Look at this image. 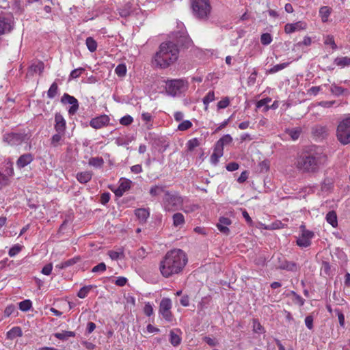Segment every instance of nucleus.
Instances as JSON below:
<instances>
[{
	"label": "nucleus",
	"instance_id": "nucleus-6",
	"mask_svg": "<svg viewBox=\"0 0 350 350\" xmlns=\"http://www.w3.org/2000/svg\"><path fill=\"white\" fill-rule=\"evenodd\" d=\"M192 8L196 17L200 19H206L211 12L208 0H193Z\"/></svg>",
	"mask_w": 350,
	"mask_h": 350
},
{
	"label": "nucleus",
	"instance_id": "nucleus-29",
	"mask_svg": "<svg viewBox=\"0 0 350 350\" xmlns=\"http://www.w3.org/2000/svg\"><path fill=\"white\" fill-rule=\"evenodd\" d=\"M118 10L121 17L126 18L130 16L131 13V5L129 3H126L122 7L118 8Z\"/></svg>",
	"mask_w": 350,
	"mask_h": 350
},
{
	"label": "nucleus",
	"instance_id": "nucleus-28",
	"mask_svg": "<svg viewBox=\"0 0 350 350\" xmlns=\"http://www.w3.org/2000/svg\"><path fill=\"white\" fill-rule=\"evenodd\" d=\"M232 137L230 135L227 134L224 135L221 138H220L215 144V146L217 147L219 146V148L224 150V146L229 144L230 143L232 142Z\"/></svg>",
	"mask_w": 350,
	"mask_h": 350
},
{
	"label": "nucleus",
	"instance_id": "nucleus-4",
	"mask_svg": "<svg viewBox=\"0 0 350 350\" xmlns=\"http://www.w3.org/2000/svg\"><path fill=\"white\" fill-rule=\"evenodd\" d=\"M336 136L342 145L345 146L350 144V116L338 122Z\"/></svg>",
	"mask_w": 350,
	"mask_h": 350
},
{
	"label": "nucleus",
	"instance_id": "nucleus-33",
	"mask_svg": "<svg viewBox=\"0 0 350 350\" xmlns=\"http://www.w3.org/2000/svg\"><path fill=\"white\" fill-rule=\"evenodd\" d=\"M55 337L59 340H67L70 337L75 336V333L71 331H64L62 333H55L54 334Z\"/></svg>",
	"mask_w": 350,
	"mask_h": 350
},
{
	"label": "nucleus",
	"instance_id": "nucleus-53",
	"mask_svg": "<svg viewBox=\"0 0 350 350\" xmlns=\"http://www.w3.org/2000/svg\"><path fill=\"white\" fill-rule=\"evenodd\" d=\"M324 43L326 45H330L333 49H336L337 48L332 36H327L325 38Z\"/></svg>",
	"mask_w": 350,
	"mask_h": 350
},
{
	"label": "nucleus",
	"instance_id": "nucleus-25",
	"mask_svg": "<svg viewBox=\"0 0 350 350\" xmlns=\"http://www.w3.org/2000/svg\"><path fill=\"white\" fill-rule=\"evenodd\" d=\"M331 92L335 96H339L342 94H349V92L347 89L342 88L336 84H332L330 87Z\"/></svg>",
	"mask_w": 350,
	"mask_h": 350
},
{
	"label": "nucleus",
	"instance_id": "nucleus-31",
	"mask_svg": "<svg viewBox=\"0 0 350 350\" xmlns=\"http://www.w3.org/2000/svg\"><path fill=\"white\" fill-rule=\"evenodd\" d=\"M327 132V128L322 125H315L312 128V133L315 136H323Z\"/></svg>",
	"mask_w": 350,
	"mask_h": 350
},
{
	"label": "nucleus",
	"instance_id": "nucleus-21",
	"mask_svg": "<svg viewBox=\"0 0 350 350\" xmlns=\"http://www.w3.org/2000/svg\"><path fill=\"white\" fill-rule=\"evenodd\" d=\"M166 191L165 186L162 185H155L150 187L149 193L152 197H157L163 193L165 194Z\"/></svg>",
	"mask_w": 350,
	"mask_h": 350
},
{
	"label": "nucleus",
	"instance_id": "nucleus-2",
	"mask_svg": "<svg viewBox=\"0 0 350 350\" xmlns=\"http://www.w3.org/2000/svg\"><path fill=\"white\" fill-rule=\"evenodd\" d=\"M187 262L185 253L180 249L168 251L159 263V271L163 277L169 278L180 273Z\"/></svg>",
	"mask_w": 350,
	"mask_h": 350
},
{
	"label": "nucleus",
	"instance_id": "nucleus-49",
	"mask_svg": "<svg viewBox=\"0 0 350 350\" xmlns=\"http://www.w3.org/2000/svg\"><path fill=\"white\" fill-rule=\"evenodd\" d=\"M132 141V138L131 137H117L116 139V144L118 145V146H124V145H128L130 142H131Z\"/></svg>",
	"mask_w": 350,
	"mask_h": 350
},
{
	"label": "nucleus",
	"instance_id": "nucleus-51",
	"mask_svg": "<svg viewBox=\"0 0 350 350\" xmlns=\"http://www.w3.org/2000/svg\"><path fill=\"white\" fill-rule=\"evenodd\" d=\"M291 294L293 295V301L295 304H298L300 306L304 304V299L300 295H297L294 291H291Z\"/></svg>",
	"mask_w": 350,
	"mask_h": 350
},
{
	"label": "nucleus",
	"instance_id": "nucleus-13",
	"mask_svg": "<svg viewBox=\"0 0 350 350\" xmlns=\"http://www.w3.org/2000/svg\"><path fill=\"white\" fill-rule=\"evenodd\" d=\"M306 23L303 21H298L295 23H288L284 26V31L286 33H291L296 31L306 29Z\"/></svg>",
	"mask_w": 350,
	"mask_h": 350
},
{
	"label": "nucleus",
	"instance_id": "nucleus-24",
	"mask_svg": "<svg viewBox=\"0 0 350 350\" xmlns=\"http://www.w3.org/2000/svg\"><path fill=\"white\" fill-rule=\"evenodd\" d=\"M334 62L336 66L342 68L346 66H350V57L347 56L338 57L334 59Z\"/></svg>",
	"mask_w": 350,
	"mask_h": 350
},
{
	"label": "nucleus",
	"instance_id": "nucleus-62",
	"mask_svg": "<svg viewBox=\"0 0 350 350\" xmlns=\"http://www.w3.org/2000/svg\"><path fill=\"white\" fill-rule=\"evenodd\" d=\"M131 183V180H124L119 185V187H120L121 189L123 190V191H126L130 189Z\"/></svg>",
	"mask_w": 350,
	"mask_h": 350
},
{
	"label": "nucleus",
	"instance_id": "nucleus-39",
	"mask_svg": "<svg viewBox=\"0 0 350 350\" xmlns=\"http://www.w3.org/2000/svg\"><path fill=\"white\" fill-rule=\"evenodd\" d=\"M58 86L56 82H53L47 92V96L53 98L57 93Z\"/></svg>",
	"mask_w": 350,
	"mask_h": 350
},
{
	"label": "nucleus",
	"instance_id": "nucleus-63",
	"mask_svg": "<svg viewBox=\"0 0 350 350\" xmlns=\"http://www.w3.org/2000/svg\"><path fill=\"white\" fill-rule=\"evenodd\" d=\"M144 312L145 314L147 315L148 317H150L153 314V308L150 303L146 304L144 308Z\"/></svg>",
	"mask_w": 350,
	"mask_h": 350
},
{
	"label": "nucleus",
	"instance_id": "nucleus-32",
	"mask_svg": "<svg viewBox=\"0 0 350 350\" xmlns=\"http://www.w3.org/2000/svg\"><path fill=\"white\" fill-rule=\"evenodd\" d=\"M108 255L113 260H116L124 257L122 249H119L118 251L110 250L108 252Z\"/></svg>",
	"mask_w": 350,
	"mask_h": 350
},
{
	"label": "nucleus",
	"instance_id": "nucleus-20",
	"mask_svg": "<svg viewBox=\"0 0 350 350\" xmlns=\"http://www.w3.org/2000/svg\"><path fill=\"white\" fill-rule=\"evenodd\" d=\"M278 267L281 269L288 270L291 271H297V266L295 262L287 261L286 260L281 261L278 265Z\"/></svg>",
	"mask_w": 350,
	"mask_h": 350
},
{
	"label": "nucleus",
	"instance_id": "nucleus-38",
	"mask_svg": "<svg viewBox=\"0 0 350 350\" xmlns=\"http://www.w3.org/2000/svg\"><path fill=\"white\" fill-rule=\"evenodd\" d=\"M319 14L321 17V20L323 22H326L328 19V17L330 14L329 8L327 6H323L320 8Z\"/></svg>",
	"mask_w": 350,
	"mask_h": 350
},
{
	"label": "nucleus",
	"instance_id": "nucleus-17",
	"mask_svg": "<svg viewBox=\"0 0 350 350\" xmlns=\"http://www.w3.org/2000/svg\"><path fill=\"white\" fill-rule=\"evenodd\" d=\"M181 332L180 329L171 330L170 332V343L176 347L179 345L181 342V337H180Z\"/></svg>",
	"mask_w": 350,
	"mask_h": 350
},
{
	"label": "nucleus",
	"instance_id": "nucleus-59",
	"mask_svg": "<svg viewBox=\"0 0 350 350\" xmlns=\"http://www.w3.org/2000/svg\"><path fill=\"white\" fill-rule=\"evenodd\" d=\"M334 312L338 316L340 325L341 327H344L345 326V316H344L343 313L339 309H336L334 310Z\"/></svg>",
	"mask_w": 350,
	"mask_h": 350
},
{
	"label": "nucleus",
	"instance_id": "nucleus-41",
	"mask_svg": "<svg viewBox=\"0 0 350 350\" xmlns=\"http://www.w3.org/2000/svg\"><path fill=\"white\" fill-rule=\"evenodd\" d=\"M297 244L300 246V247H308L309 245H310L311 244V241L310 240H308L306 237H303V236H300L297 239Z\"/></svg>",
	"mask_w": 350,
	"mask_h": 350
},
{
	"label": "nucleus",
	"instance_id": "nucleus-3",
	"mask_svg": "<svg viewBox=\"0 0 350 350\" xmlns=\"http://www.w3.org/2000/svg\"><path fill=\"white\" fill-rule=\"evenodd\" d=\"M326 155L319 152H307L298 156L294 166L303 174L317 173L325 161Z\"/></svg>",
	"mask_w": 350,
	"mask_h": 350
},
{
	"label": "nucleus",
	"instance_id": "nucleus-9",
	"mask_svg": "<svg viewBox=\"0 0 350 350\" xmlns=\"http://www.w3.org/2000/svg\"><path fill=\"white\" fill-rule=\"evenodd\" d=\"M110 118L107 115H101L92 118L90 122V125L95 129H99L109 124Z\"/></svg>",
	"mask_w": 350,
	"mask_h": 350
},
{
	"label": "nucleus",
	"instance_id": "nucleus-55",
	"mask_svg": "<svg viewBox=\"0 0 350 350\" xmlns=\"http://www.w3.org/2000/svg\"><path fill=\"white\" fill-rule=\"evenodd\" d=\"M133 118L129 115H126L120 120V124L124 126L130 125L133 122Z\"/></svg>",
	"mask_w": 350,
	"mask_h": 350
},
{
	"label": "nucleus",
	"instance_id": "nucleus-44",
	"mask_svg": "<svg viewBox=\"0 0 350 350\" xmlns=\"http://www.w3.org/2000/svg\"><path fill=\"white\" fill-rule=\"evenodd\" d=\"M300 229L301 231V236L306 237L308 240H310L314 236V233L312 231L306 230L304 225H301Z\"/></svg>",
	"mask_w": 350,
	"mask_h": 350
},
{
	"label": "nucleus",
	"instance_id": "nucleus-11",
	"mask_svg": "<svg viewBox=\"0 0 350 350\" xmlns=\"http://www.w3.org/2000/svg\"><path fill=\"white\" fill-rule=\"evenodd\" d=\"M23 141V136L18 133H7L3 135V142L10 146H17Z\"/></svg>",
	"mask_w": 350,
	"mask_h": 350
},
{
	"label": "nucleus",
	"instance_id": "nucleus-26",
	"mask_svg": "<svg viewBox=\"0 0 350 350\" xmlns=\"http://www.w3.org/2000/svg\"><path fill=\"white\" fill-rule=\"evenodd\" d=\"M23 332L20 327H14L9 332H7V338L9 339H14L16 337H21Z\"/></svg>",
	"mask_w": 350,
	"mask_h": 350
},
{
	"label": "nucleus",
	"instance_id": "nucleus-60",
	"mask_svg": "<svg viewBox=\"0 0 350 350\" xmlns=\"http://www.w3.org/2000/svg\"><path fill=\"white\" fill-rule=\"evenodd\" d=\"M230 104V100L228 97H225L217 103L218 109H225Z\"/></svg>",
	"mask_w": 350,
	"mask_h": 350
},
{
	"label": "nucleus",
	"instance_id": "nucleus-56",
	"mask_svg": "<svg viewBox=\"0 0 350 350\" xmlns=\"http://www.w3.org/2000/svg\"><path fill=\"white\" fill-rule=\"evenodd\" d=\"M263 327L257 319H253V331L255 333H261Z\"/></svg>",
	"mask_w": 350,
	"mask_h": 350
},
{
	"label": "nucleus",
	"instance_id": "nucleus-58",
	"mask_svg": "<svg viewBox=\"0 0 350 350\" xmlns=\"http://www.w3.org/2000/svg\"><path fill=\"white\" fill-rule=\"evenodd\" d=\"M259 167L261 172H267L269 170V162L264 160L259 163Z\"/></svg>",
	"mask_w": 350,
	"mask_h": 350
},
{
	"label": "nucleus",
	"instance_id": "nucleus-18",
	"mask_svg": "<svg viewBox=\"0 0 350 350\" xmlns=\"http://www.w3.org/2000/svg\"><path fill=\"white\" fill-rule=\"evenodd\" d=\"M135 214L141 223H145L150 215L149 210L147 208H137Z\"/></svg>",
	"mask_w": 350,
	"mask_h": 350
},
{
	"label": "nucleus",
	"instance_id": "nucleus-15",
	"mask_svg": "<svg viewBox=\"0 0 350 350\" xmlns=\"http://www.w3.org/2000/svg\"><path fill=\"white\" fill-rule=\"evenodd\" d=\"M33 157L30 153H27L21 155L16 161V166L21 169L27 166L28 164L32 162Z\"/></svg>",
	"mask_w": 350,
	"mask_h": 350
},
{
	"label": "nucleus",
	"instance_id": "nucleus-16",
	"mask_svg": "<svg viewBox=\"0 0 350 350\" xmlns=\"http://www.w3.org/2000/svg\"><path fill=\"white\" fill-rule=\"evenodd\" d=\"M12 28L10 19L0 16V35L10 32Z\"/></svg>",
	"mask_w": 350,
	"mask_h": 350
},
{
	"label": "nucleus",
	"instance_id": "nucleus-40",
	"mask_svg": "<svg viewBox=\"0 0 350 350\" xmlns=\"http://www.w3.org/2000/svg\"><path fill=\"white\" fill-rule=\"evenodd\" d=\"M19 309L23 312L30 310L32 306V303L29 299H25L19 303Z\"/></svg>",
	"mask_w": 350,
	"mask_h": 350
},
{
	"label": "nucleus",
	"instance_id": "nucleus-19",
	"mask_svg": "<svg viewBox=\"0 0 350 350\" xmlns=\"http://www.w3.org/2000/svg\"><path fill=\"white\" fill-rule=\"evenodd\" d=\"M92 177V172L89 171L79 172L77 174L76 178L77 180L82 184L88 183Z\"/></svg>",
	"mask_w": 350,
	"mask_h": 350
},
{
	"label": "nucleus",
	"instance_id": "nucleus-52",
	"mask_svg": "<svg viewBox=\"0 0 350 350\" xmlns=\"http://www.w3.org/2000/svg\"><path fill=\"white\" fill-rule=\"evenodd\" d=\"M84 70L85 69L83 68H79L72 70L69 76V79H77L83 73V72H84Z\"/></svg>",
	"mask_w": 350,
	"mask_h": 350
},
{
	"label": "nucleus",
	"instance_id": "nucleus-48",
	"mask_svg": "<svg viewBox=\"0 0 350 350\" xmlns=\"http://www.w3.org/2000/svg\"><path fill=\"white\" fill-rule=\"evenodd\" d=\"M64 135V133H59L55 134L51 137V145L53 147H57L59 145V142H60L62 137Z\"/></svg>",
	"mask_w": 350,
	"mask_h": 350
},
{
	"label": "nucleus",
	"instance_id": "nucleus-30",
	"mask_svg": "<svg viewBox=\"0 0 350 350\" xmlns=\"http://www.w3.org/2000/svg\"><path fill=\"white\" fill-rule=\"evenodd\" d=\"M44 63L42 62H38L37 63L33 64L30 66L29 71L32 73L38 72L40 75H41L44 70Z\"/></svg>",
	"mask_w": 350,
	"mask_h": 350
},
{
	"label": "nucleus",
	"instance_id": "nucleus-5",
	"mask_svg": "<svg viewBox=\"0 0 350 350\" xmlns=\"http://www.w3.org/2000/svg\"><path fill=\"white\" fill-rule=\"evenodd\" d=\"M183 204V198L178 193H171L169 191L165 192L163 199V205L164 209L167 211H174L178 210Z\"/></svg>",
	"mask_w": 350,
	"mask_h": 350
},
{
	"label": "nucleus",
	"instance_id": "nucleus-35",
	"mask_svg": "<svg viewBox=\"0 0 350 350\" xmlns=\"http://www.w3.org/2000/svg\"><path fill=\"white\" fill-rule=\"evenodd\" d=\"M88 163L95 167H101L104 163V160L101 157H92L89 159Z\"/></svg>",
	"mask_w": 350,
	"mask_h": 350
},
{
	"label": "nucleus",
	"instance_id": "nucleus-23",
	"mask_svg": "<svg viewBox=\"0 0 350 350\" xmlns=\"http://www.w3.org/2000/svg\"><path fill=\"white\" fill-rule=\"evenodd\" d=\"M326 221L332 227L336 228L338 226L337 215L334 211H329L325 217Z\"/></svg>",
	"mask_w": 350,
	"mask_h": 350
},
{
	"label": "nucleus",
	"instance_id": "nucleus-12",
	"mask_svg": "<svg viewBox=\"0 0 350 350\" xmlns=\"http://www.w3.org/2000/svg\"><path fill=\"white\" fill-rule=\"evenodd\" d=\"M231 224L232 221L229 218L221 217L219 219V222L217 224V228L221 233L228 235L230 230L228 226Z\"/></svg>",
	"mask_w": 350,
	"mask_h": 350
},
{
	"label": "nucleus",
	"instance_id": "nucleus-14",
	"mask_svg": "<svg viewBox=\"0 0 350 350\" xmlns=\"http://www.w3.org/2000/svg\"><path fill=\"white\" fill-rule=\"evenodd\" d=\"M55 129L59 133H65L66 131V120L63 116L57 113L55 116Z\"/></svg>",
	"mask_w": 350,
	"mask_h": 350
},
{
	"label": "nucleus",
	"instance_id": "nucleus-7",
	"mask_svg": "<svg viewBox=\"0 0 350 350\" xmlns=\"http://www.w3.org/2000/svg\"><path fill=\"white\" fill-rule=\"evenodd\" d=\"M185 87V83L182 79H172L166 81V92L175 96L181 93Z\"/></svg>",
	"mask_w": 350,
	"mask_h": 350
},
{
	"label": "nucleus",
	"instance_id": "nucleus-64",
	"mask_svg": "<svg viewBox=\"0 0 350 350\" xmlns=\"http://www.w3.org/2000/svg\"><path fill=\"white\" fill-rule=\"evenodd\" d=\"M53 265L51 263L46 265L42 269V273L46 275H49L51 273Z\"/></svg>",
	"mask_w": 350,
	"mask_h": 350
},
{
	"label": "nucleus",
	"instance_id": "nucleus-47",
	"mask_svg": "<svg viewBox=\"0 0 350 350\" xmlns=\"http://www.w3.org/2000/svg\"><path fill=\"white\" fill-rule=\"evenodd\" d=\"M22 250V246L21 245L16 244L12 247L8 252V254L10 257H13L18 254Z\"/></svg>",
	"mask_w": 350,
	"mask_h": 350
},
{
	"label": "nucleus",
	"instance_id": "nucleus-43",
	"mask_svg": "<svg viewBox=\"0 0 350 350\" xmlns=\"http://www.w3.org/2000/svg\"><path fill=\"white\" fill-rule=\"evenodd\" d=\"M215 100V93L213 91H210L203 98V103L207 108L208 105Z\"/></svg>",
	"mask_w": 350,
	"mask_h": 350
},
{
	"label": "nucleus",
	"instance_id": "nucleus-50",
	"mask_svg": "<svg viewBox=\"0 0 350 350\" xmlns=\"http://www.w3.org/2000/svg\"><path fill=\"white\" fill-rule=\"evenodd\" d=\"M192 126V123L189 120H185L183 121L178 126V129L179 131H186L189 129H190Z\"/></svg>",
	"mask_w": 350,
	"mask_h": 350
},
{
	"label": "nucleus",
	"instance_id": "nucleus-27",
	"mask_svg": "<svg viewBox=\"0 0 350 350\" xmlns=\"http://www.w3.org/2000/svg\"><path fill=\"white\" fill-rule=\"evenodd\" d=\"M172 219L173 225L175 227H181L185 222L184 215L180 213L174 214Z\"/></svg>",
	"mask_w": 350,
	"mask_h": 350
},
{
	"label": "nucleus",
	"instance_id": "nucleus-36",
	"mask_svg": "<svg viewBox=\"0 0 350 350\" xmlns=\"http://www.w3.org/2000/svg\"><path fill=\"white\" fill-rule=\"evenodd\" d=\"M85 44H86V46L88 49V50L90 52H94L96 51L97 42L93 38H92V37L87 38V39L85 40Z\"/></svg>",
	"mask_w": 350,
	"mask_h": 350
},
{
	"label": "nucleus",
	"instance_id": "nucleus-61",
	"mask_svg": "<svg viewBox=\"0 0 350 350\" xmlns=\"http://www.w3.org/2000/svg\"><path fill=\"white\" fill-rule=\"evenodd\" d=\"M301 133L300 129H292L289 131V135L293 140H296L299 138Z\"/></svg>",
	"mask_w": 350,
	"mask_h": 350
},
{
	"label": "nucleus",
	"instance_id": "nucleus-57",
	"mask_svg": "<svg viewBox=\"0 0 350 350\" xmlns=\"http://www.w3.org/2000/svg\"><path fill=\"white\" fill-rule=\"evenodd\" d=\"M105 270H106V265L104 262H100L92 268V272H93V273L104 272Z\"/></svg>",
	"mask_w": 350,
	"mask_h": 350
},
{
	"label": "nucleus",
	"instance_id": "nucleus-10",
	"mask_svg": "<svg viewBox=\"0 0 350 350\" xmlns=\"http://www.w3.org/2000/svg\"><path fill=\"white\" fill-rule=\"evenodd\" d=\"M62 103H68L71 105V107L68 109V113L70 115L75 114L79 109L78 100L72 96H70L68 94H64L61 98Z\"/></svg>",
	"mask_w": 350,
	"mask_h": 350
},
{
	"label": "nucleus",
	"instance_id": "nucleus-1",
	"mask_svg": "<svg viewBox=\"0 0 350 350\" xmlns=\"http://www.w3.org/2000/svg\"><path fill=\"white\" fill-rule=\"evenodd\" d=\"M177 44L167 41L162 42L159 48V51L154 56L153 63L161 68H167L173 64L178 58L179 49L177 44L184 45L187 44L189 40L184 33H180V36H176Z\"/></svg>",
	"mask_w": 350,
	"mask_h": 350
},
{
	"label": "nucleus",
	"instance_id": "nucleus-8",
	"mask_svg": "<svg viewBox=\"0 0 350 350\" xmlns=\"http://www.w3.org/2000/svg\"><path fill=\"white\" fill-rule=\"evenodd\" d=\"M172 301L169 298H163L159 305V313L168 322L173 319V315L171 312Z\"/></svg>",
	"mask_w": 350,
	"mask_h": 350
},
{
	"label": "nucleus",
	"instance_id": "nucleus-45",
	"mask_svg": "<svg viewBox=\"0 0 350 350\" xmlns=\"http://www.w3.org/2000/svg\"><path fill=\"white\" fill-rule=\"evenodd\" d=\"M199 146L200 142L197 138L191 139L187 143V146L189 151H192L195 148Z\"/></svg>",
	"mask_w": 350,
	"mask_h": 350
},
{
	"label": "nucleus",
	"instance_id": "nucleus-42",
	"mask_svg": "<svg viewBox=\"0 0 350 350\" xmlns=\"http://www.w3.org/2000/svg\"><path fill=\"white\" fill-rule=\"evenodd\" d=\"M116 74L120 77H124L126 73V67L124 64H119L115 69Z\"/></svg>",
	"mask_w": 350,
	"mask_h": 350
},
{
	"label": "nucleus",
	"instance_id": "nucleus-46",
	"mask_svg": "<svg viewBox=\"0 0 350 350\" xmlns=\"http://www.w3.org/2000/svg\"><path fill=\"white\" fill-rule=\"evenodd\" d=\"M272 41V38L270 33H265L261 35L260 42L263 45H268Z\"/></svg>",
	"mask_w": 350,
	"mask_h": 350
},
{
	"label": "nucleus",
	"instance_id": "nucleus-37",
	"mask_svg": "<svg viewBox=\"0 0 350 350\" xmlns=\"http://www.w3.org/2000/svg\"><path fill=\"white\" fill-rule=\"evenodd\" d=\"M93 287L94 286L92 285H88L81 288L77 293V296L81 299L86 297L88 294L93 288Z\"/></svg>",
	"mask_w": 350,
	"mask_h": 350
},
{
	"label": "nucleus",
	"instance_id": "nucleus-54",
	"mask_svg": "<svg viewBox=\"0 0 350 350\" xmlns=\"http://www.w3.org/2000/svg\"><path fill=\"white\" fill-rule=\"evenodd\" d=\"M269 102H271V98H264V99H261V100H260L259 101L257 102L256 107L257 108H260L262 106H265V110L267 111L269 109V107L268 106H267V105Z\"/></svg>",
	"mask_w": 350,
	"mask_h": 350
},
{
	"label": "nucleus",
	"instance_id": "nucleus-22",
	"mask_svg": "<svg viewBox=\"0 0 350 350\" xmlns=\"http://www.w3.org/2000/svg\"><path fill=\"white\" fill-rule=\"evenodd\" d=\"M224 150L219 148V146L217 147L215 146L213 152L211 156V162L212 164L216 165L219 161V159L223 156Z\"/></svg>",
	"mask_w": 350,
	"mask_h": 350
},
{
	"label": "nucleus",
	"instance_id": "nucleus-34",
	"mask_svg": "<svg viewBox=\"0 0 350 350\" xmlns=\"http://www.w3.org/2000/svg\"><path fill=\"white\" fill-rule=\"evenodd\" d=\"M290 64H291V62H284V63H282V64H276L274 66H273L271 68H270L269 70H267V72L269 73V74L275 73L277 72H279V71L284 69Z\"/></svg>",
	"mask_w": 350,
	"mask_h": 350
}]
</instances>
